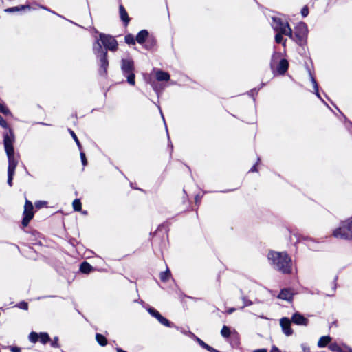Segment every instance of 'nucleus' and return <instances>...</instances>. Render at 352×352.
Instances as JSON below:
<instances>
[{"instance_id":"f257e3e1","label":"nucleus","mask_w":352,"mask_h":352,"mask_svg":"<svg viewBox=\"0 0 352 352\" xmlns=\"http://www.w3.org/2000/svg\"><path fill=\"white\" fill-rule=\"evenodd\" d=\"M118 47V41L113 36L98 32V37L93 43V52L96 56L100 76L104 77L107 75L109 67L108 50L116 52Z\"/></svg>"},{"instance_id":"f03ea898","label":"nucleus","mask_w":352,"mask_h":352,"mask_svg":"<svg viewBox=\"0 0 352 352\" xmlns=\"http://www.w3.org/2000/svg\"><path fill=\"white\" fill-rule=\"evenodd\" d=\"M267 259L270 265L275 270L283 274H290L292 272V260L287 252L270 250Z\"/></svg>"},{"instance_id":"7ed1b4c3","label":"nucleus","mask_w":352,"mask_h":352,"mask_svg":"<svg viewBox=\"0 0 352 352\" xmlns=\"http://www.w3.org/2000/svg\"><path fill=\"white\" fill-rule=\"evenodd\" d=\"M3 138L4 149L8 160V172L15 173L18 160L14 155V143L15 142V136L14 131H4L3 133Z\"/></svg>"},{"instance_id":"20e7f679","label":"nucleus","mask_w":352,"mask_h":352,"mask_svg":"<svg viewBox=\"0 0 352 352\" xmlns=\"http://www.w3.org/2000/svg\"><path fill=\"white\" fill-rule=\"evenodd\" d=\"M308 26L305 22H300L295 27L294 31L292 30V34H287L292 41L299 46L304 47L307 44Z\"/></svg>"},{"instance_id":"39448f33","label":"nucleus","mask_w":352,"mask_h":352,"mask_svg":"<svg viewBox=\"0 0 352 352\" xmlns=\"http://www.w3.org/2000/svg\"><path fill=\"white\" fill-rule=\"evenodd\" d=\"M333 236L337 239L352 240V217L341 221L340 226L333 231Z\"/></svg>"},{"instance_id":"423d86ee","label":"nucleus","mask_w":352,"mask_h":352,"mask_svg":"<svg viewBox=\"0 0 352 352\" xmlns=\"http://www.w3.org/2000/svg\"><path fill=\"white\" fill-rule=\"evenodd\" d=\"M121 70L122 74L126 78L127 82L131 85L135 84V75L134 73V61L131 58L121 60Z\"/></svg>"},{"instance_id":"0eeeda50","label":"nucleus","mask_w":352,"mask_h":352,"mask_svg":"<svg viewBox=\"0 0 352 352\" xmlns=\"http://www.w3.org/2000/svg\"><path fill=\"white\" fill-rule=\"evenodd\" d=\"M272 26L274 31L280 32L285 36L292 34V28L288 22L284 21L281 18L278 16H272Z\"/></svg>"},{"instance_id":"6e6552de","label":"nucleus","mask_w":352,"mask_h":352,"mask_svg":"<svg viewBox=\"0 0 352 352\" xmlns=\"http://www.w3.org/2000/svg\"><path fill=\"white\" fill-rule=\"evenodd\" d=\"M34 217V206L32 203L26 199L25 206H24V211L23 213V219L21 221V224L23 228L27 227L30 223V221Z\"/></svg>"},{"instance_id":"1a4fd4ad","label":"nucleus","mask_w":352,"mask_h":352,"mask_svg":"<svg viewBox=\"0 0 352 352\" xmlns=\"http://www.w3.org/2000/svg\"><path fill=\"white\" fill-rule=\"evenodd\" d=\"M147 311L154 318H155L159 322L165 327H175V324L164 317L157 309L154 307L149 306L147 308Z\"/></svg>"},{"instance_id":"9d476101","label":"nucleus","mask_w":352,"mask_h":352,"mask_svg":"<svg viewBox=\"0 0 352 352\" xmlns=\"http://www.w3.org/2000/svg\"><path fill=\"white\" fill-rule=\"evenodd\" d=\"M292 322L290 318L287 317H283L280 320V325L281 327L282 331L287 336H290L294 333L291 326Z\"/></svg>"},{"instance_id":"9b49d317","label":"nucleus","mask_w":352,"mask_h":352,"mask_svg":"<svg viewBox=\"0 0 352 352\" xmlns=\"http://www.w3.org/2000/svg\"><path fill=\"white\" fill-rule=\"evenodd\" d=\"M290 320H292V323L296 325L307 326L309 324V320L299 311H296L294 313Z\"/></svg>"},{"instance_id":"f8f14e48","label":"nucleus","mask_w":352,"mask_h":352,"mask_svg":"<svg viewBox=\"0 0 352 352\" xmlns=\"http://www.w3.org/2000/svg\"><path fill=\"white\" fill-rule=\"evenodd\" d=\"M289 62L285 58H281L275 67V72L279 75H284L288 70Z\"/></svg>"},{"instance_id":"ddd939ff","label":"nucleus","mask_w":352,"mask_h":352,"mask_svg":"<svg viewBox=\"0 0 352 352\" xmlns=\"http://www.w3.org/2000/svg\"><path fill=\"white\" fill-rule=\"evenodd\" d=\"M294 293L292 292L290 288H283L282 289L277 298L281 300H284L288 302H292L293 300Z\"/></svg>"},{"instance_id":"4468645a","label":"nucleus","mask_w":352,"mask_h":352,"mask_svg":"<svg viewBox=\"0 0 352 352\" xmlns=\"http://www.w3.org/2000/svg\"><path fill=\"white\" fill-rule=\"evenodd\" d=\"M119 16L120 20L123 23L124 26L126 27L131 21V18L129 17L127 11L122 4H120L119 6Z\"/></svg>"},{"instance_id":"2eb2a0df","label":"nucleus","mask_w":352,"mask_h":352,"mask_svg":"<svg viewBox=\"0 0 352 352\" xmlns=\"http://www.w3.org/2000/svg\"><path fill=\"white\" fill-rule=\"evenodd\" d=\"M150 35L151 34L147 30H142L140 32H138V33L135 36L136 42L143 46V45L145 43V42H146V40L148 38Z\"/></svg>"},{"instance_id":"dca6fc26","label":"nucleus","mask_w":352,"mask_h":352,"mask_svg":"<svg viewBox=\"0 0 352 352\" xmlns=\"http://www.w3.org/2000/svg\"><path fill=\"white\" fill-rule=\"evenodd\" d=\"M157 46V39L155 36L151 34L146 42L143 45V47L148 51L155 50Z\"/></svg>"},{"instance_id":"f3484780","label":"nucleus","mask_w":352,"mask_h":352,"mask_svg":"<svg viewBox=\"0 0 352 352\" xmlns=\"http://www.w3.org/2000/svg\"><path fill=\"white\" fill-rule=\"evenodd\" d=\"M155 78L159 82H167L170 80V76L167 72L157 69L155 74Z\"/></svg>"},{"instance_id":"a211bd4d","label":"nucleus","mask_w":352,"mask_h":352,"mask_svg":"<svg viewBox=\"0 0 352 352\" xmlns=\"http://www.w3.org/2000/svg\"><path fill=\"white\" fill-rule=\"evenodd\" d=\"M281 53L274 52L272 55L270 66V69L273 73H275V67L278 63L279 60L281 59Z\"/></svg>"},{"instance_id":"6ab92c4d","label":"nucleus","mask_w":352,"mask_h":352,"mask_svg":"<svg viewBox=\"0 0 352 352\" xmlns=\"http://www.w3.org/2000/svg\"><path fill=\"white\" fill-rule=\"evenodd\" d=\"M79 270L82 274H89L94 270V268L87 261H85L80 263Z\"/></svg>"},{"instance_id":"aec40b11","label":"nucleus","mask_w":352,"mask_h":352,"mask_svg":"<svg viewBox=\"0 0 352 352\" xmlns=\"http://www.w3.org/2000/svg\"><path fill=\"white\" fill-rule=\"evenodd\" d=\"M332 338L330 336H323L320 338L318 342V346L320 348L326 347L331 342Z\"/></svg>"},{"instance_id":"412c9836","label":"nucleus","mask_w":352,"mask_h":352,"mask_svg":"<svg viewBox=\"0 0 352 352\" xmlns=\"http://www.w3.org/2000/svg\"><path fill=\"white\" fill-rule=\"evenodd\" d=\"M95 338H96V340L97 343L100 346H105L107 345L108 340H107V338L105 337L104 335L99 333H96V336H95Z\"/></svg>"},{"instance_id":"4be33fe9","label":"nucleus","mask_w":352,"mask_h":352,"mask_svg":"<svg viewBox=\"0 0 352 352\" xmlns=\"http://www.w3.org/2000/svg\"><path fill=\"white\" fill-rule=\"evenodd\" d=\"M26 8L30 9V7L29 6L21 5L19 6L8 8L5 9L4 11L8 13H12V12L23 10Z\"/></svg>"},{"instance_id":"5701e85b","label":"nucleus","mask_w":352,"mask_h":352,"mask_svg":"<svg viewBox=\"0 0 352 352\" xmlns=\"http://www.w3.org/2000/svg\"><path fill=\"white\" fill-rule=\"evenodd\" d=\"M0 113L6 116H13L12 112L10 111L6 104L3 101L0 102Z\"/></svg>"},{"instance_id":"b1692460","label":"nucleus","mask_w":352,"mask_h":352,"mask_svg":"<svg viewBox=\"0 0 352 352\" xmlns=\"http://www.w3.org/2000/svg\"><path fill=\"white\" fill-rule=\"evenodd\" d=\"M124 41L129 45H135L136 43L135 36L133 34L129 33L124 36Z\"/></svg>"},{"instance_id":"393cba45","label":"nucleus","mask_w":352,"mask_h":352,"mask_svg":"<svg viewBox=\"0 0 352 352\" xmlns=\"http://www.w3.org/2000/svg\"><path fill=\"white\" fill-rule=\"evenodd\" d=\"M38 340L42 344H45L50 341V335L46 332H41V333H39Z\"/></svg>"},{"instance_id":"a878e982","label":"nucleus","mask_w":352,"mask_h":352,"mask_svg":"<svg viewBox=\"0 0 352 352\" xmlns=\"http://www.w3.org/2000/svg\"><path fill=\"white\" fill-rule=\"evenodd\" d=\"M284 34H282L280 32H276V34H275L274 39L276 43H282L283 45L285 47L286 45L287 39L283 38Z\"/></svg>"},{"instance_id":"bb28decb","label":"nucleus","mask_w":352,"mask_h":352,"mask_svg":"<svg viewBox=\"0 0 352 352\" xmlns=\"http://www.w3.org/2000/svg\"><path fill=\"white\" fill-rule=\"evenodd\" d=\"M68 132L69 133V134L71 135L72 138H73V140H74V142H76L77 146H78V148L81 151L82 147V144L80 142L77 135H76V133H74V131L73 130H72L71 129H68Z\"/></svg>"},{"instance_id":"cd10ccee","label":"nucleus","mask_w":352,"mask_h":352,"mask_svg":"<svg viewBox=\"0 0 352 352\" xmlns=\"http://www.w3.org/2000/svg\"><path fill=\"white\" fill-rule=\"evenodd\" d=\"M337 280H338V276H335L333 282H332V284H333V286H332V288H331V293H329V294H324V295L325 296H327V297H333L335 295V293H336V289H337Z\"/></svg>"},{"instance_id":"c85d7f7f","label":"nucleus","mask_w":352,"mask_h":352,"mask_svg":"<svg viewBox=\"0 0 352 352\" xmlns=\"http://www.w3.org/2000/svg\"><path fill=\"white\" fill-rule=\"evenodd\" d=\"M171 275V272L168 268L166 269V270L160 273V279L162 282H166L168 280Z\"/></svg>"},{"instance_id":"c756f323","label":"nucleus","mask_w":352,"mask_h":352,"mask_svg":"<svg viewBox=\"0 0 352 352\" xmlns=\"http://www.w3.org/2000/svg\"><path fill=\"white\" fill-rule=\"evenodd\" d=\"M329 349L333 352H344V349L340 346L336 342L331 343Z\"/></svg>"},{"instance_id":"7c9ffc66","label":"nucleus","mask_w":352,"mask_h":352,"mask_svg":"<svg viewBox=\"0 0 352 352\" xmlns=\"http://www.w3.org/2000/svg\"><path fill=\"white\" fill-rule=\"evenodd\" d=\"M221 334L223 338H229L231 335L230 328L228 326L223 325L221 330Z\"/></svg>"},{"instance_id":"2f4dec72","label":"nucleus","mask_w":352,"mask_h":352,"mask_svg":"<svg viewBox=\"0 0 352 352\" xmlns=\"http://www.w3.org/2000/svg\"><path fill=\"white\" fill-rule=\"evenodd\" d=\"M38 338H39V333H38L35 331H32L28 336V339H29L30 342H31L32 343L37 342L38 341Z\"/></svg>"},{"instance_id":"473e14b6","label":"nucleus","mask_w":352,"mask_h":352,"mask_svg":"<svg viewBox=\"0 0 352 352\" xmlns=\"http://www.w3.org/2000/svg\"><path fill=\"white\" fill-rule=\"evenodd\" d=\"M308 72H309V74L310 80H311V82L313 84L314 91H319V86H318V84L316 78H314V76L311 74L310 69H308Z\"/></svg>"},{"instance_id":"72a5a7b5","label":"nucleus","mask_w":352,"mask_h":352,"mask_svg":"<svg viewBox=\"0 0 352 352\" xmlns=\"http://www.w3.org/2000/svg\"><path fill=\"white\" fill-rule=\"evenodd\" d=\"M72 206H73L74 211H77V212L81 211L82 204H81L80 200L79 199H75L73 201Z\"/></svg>"},{"instance_id":"f704fd0d","label":"nucleus","mask_w":352,"mask_h":352,"mask_svg":"<svg viewBox=\"0 0 352 352\" xmlns=\"http://www.w3.org/2000/svg\"><path fill=\"white\" fill-rule=\"evenodd\" d=\"M0 126L2 128L6 129L5 131H7L9 130H13L11 127L9 126L7 122L5 120V119L1 116H0Z\"/></svg>"},{"instance_id":"c9c22d12","label":"nucleus","mask_w":352,"mask_h":352,"mask_svg":"<svg viewBox=\"0 0 352 352\" xmlns=\"http://www.w3.org/2000/svg\"><path fill=\"white\" fill-rule=\"evenodd\" d=\"M47 201H36L34 204V206L36 209H41L43 207L47 206Z\"/></svg>"},{"instance_id":"e433bc0d","label":"nucleus","mask_w":352,"mask_h":352,"mask_svg":"<svg viewBox=\"0 0 352 352\" xmlns=\"http://www.w3.org/2000/svg\"><path fill=\"white\" fill-rule=\"evenodd\" d=\"M336 109L342 113L343 117L344 118L345 121L347 122L348 125L346 126L348 131L352 135V122L348 120V118L340 111V109L336 107Z\"/></svg>"},{"instance_id":"4c0bfd02","label":"nucleus","mask_w":352,"mask_h":352,"mask_svg":"<svg viewBox=\"0 0 352 352\" xmlns=\"http://www.w3.org/2000/svg\"><path fill=\"white\" fill-rule=\"evenodd\" d=\"M260 88H253L250 91H248V95L253 98V100L255 101V96L257 95Z\"/></svg>"},{"instance_id":"58836bf2","label":"nucleus","mask_w":352,"mask_h":352,"mask_svg":"<svg viewBox=\"0 0 352 352\" xmlns=\"http://www.w3.org/2000/svg\"><path fill=\"white\" fill-rule=\"evenodd\" d=\"M80 156L82 166H86L88 164V162L86 158L85 153L83 151H82V150L80 152Z\"/></svg>"},{"instance_id":"ea45409f","label":"nucleus","mask_w":352,"mask_h":352,"mask_svg":"<svg viewBox=\"0 0 352 352\" xmlns=\"http://www.w3.org/2000/svg\"><path fill=\"white\" fill-rule=\"evenodd\" d=\"M241 299L243 302V306L242 307V308H243L245 307L250 306L253 304L252 301H251L250 300H248L246 296H242Z\"/></svg>"},{"instance_id":"a19ab883","label":"nucleus","mask_w":352,"mask_h":352,"mask_svg":"<svg viewBox=\"0 0 352 352\" xmlns=\"http://www.w3.org/2000/svg\"><path fill=\"white\" fill-rule=\"evenodd\" d=\"M16 307L23 310H28V303L25 301H21L16 305Z\"/></svg>"},{"instance_id":"79ce46f5","label":"nucleus","mask_w":352,"mask_h":352,"mask_svg":"<svg viewBox=\"0 0 352 352\" xmlns=\"http://www.w3.org/2000/svg\"><path fill=\"white\" fill-rule=\"evenodd\" d=\"M14 173H8V181L7 183L9 185V186H12L13 185V178H14Z\"/></svg>"},{"instance_id":"37998d69","label":"nucleus","mask_w":352,"mask_h":352,"mask_svg":"<svg viewBox=\"0 0 352 352\" xmlns=\"http://www.w3.org/2000/svg\"><path fill=\"white\" fill-rule=\"evenodd\" d=\"M8 349H10L11 352H21V348L16 345L8 346Z\"/></svg>"},{"instance_id":"c03bdc74","label":"nucleus","mask_w":352,"mask_h":352,"mask_svg":"<svg viewBox=\"0 0 352 352\" xmlns=\"http://www.w3.org/2000/svg\"><path fill=\"white\" fill-rule=\"evenodd\" d=\"M300 13H301V15H302V17H306V16H308V14H309V8H308L307 6H305L302 8Z\"/></svg>"},{"instance_id":"a18cd8bd","label":"nucleus","mask_w":352,"mask_h":352,"mask_svg":"<svg viewBox=\"0 0 352 352\" xmlns=\"http://www.w3.org/2000/svg\"><path fill=\"white\" fill-rule=\"evenodd\" d=\"M51 346L54 348H58L60 346L59 344H58V337L56 336L54 338V340L51 342Z\"/></svg>"},{"instance_id":"49530a36","label":"nucleus","mask_w":352,"mask_h":352,"mask_svg":"<svg viewBox=\"0 0 352 352\" xmlns=\"http://www.w3.org/2000/svg\"><path fill=\"white\" fill-rule=\"evenodd\" d=\"M41 8L42 9H43V10H47V11H49V12H52V13H53V14H56V15H57V16H58L59 17H61V18H63V19H66L63 16H62V15H60V14H57V13H56V12H55L54 11L51 10L50 8H47V7H46V6H41Z\"/></svg>"},{"instance_id":"de8ad7c7","label":"nucleus","mask_w":352,"mask_h":352,"mask_svg":"<svg viewBox=\"0 0 352 352\" xmlns=\"http://www.w3.org/2000/svg\"><path fill=\"white\" fill-rule=\"evenodd\" d=\"M159 109H160V113H161L162 118L163 121H164V124H165V127H166V133H167L168 139V140L170 141V137H169V134H168V128H167V126H166V122H165V119H164V118L163 113H162V112L161 109H160V107H159Z\"/></svg>"},{"instance_id":"09e8293b","label":"nucleus","mask_w":352,"mask_h":352,"mask_svg":"<svg viewBox=\"0 0 352 352\" xmlns=\"http://www.w3.org/2000/svg\"><path fill=\"white\" fill-rule=\"evenodd\" d=\"M199 345L200 346H201L203 349H206V350H208V347H209V344H208L207 343H206L205 342H204L202 340H201V342H199Z\"/></svg>"},{"instance_id":"8fccbe9b","label":"nucleus","mask_w":352,"mask_h":352,"mask_svg":"<svg viewBox=\"0 0 352 352\" xmlns=\"http://www.w3.org/2000/svg\"><path fill=\"white\" fill-rule=\"evenodd\" d=\"M199 345L200 346H201L203 349H206V350H208V347H209V344H208L207 343H206L205 342H204L202 340H201V342H199Z\"/></svg>"},{"instance_id":"3c124183","label":"nucleus","mask_w":352,"mask_h":352,"mask_svg":"<svg viewBox=\"0 0 352 352\" xmlns=\"http://www.w3.org/2000/svg\"><path fill=\"white\" fill-rule=\"evenodd\" d=\"M259 161H260V158L258 157L256 163L250 168V172H257L258 171L256 166L258 165Z\"/></svg>"},{"instance_id":"603ef678","label":"nucleus","mask_w":352,"mask_h":352,"mask_svg":"<svg viewBox=\"0 0 352 352\" xmlns=\"http://www.w3.org/2000/svg\"><path fill=\"white\" fill-rule=\"evenodd\" d=\"M314 94L315 95L327 106L328 107L329 109L330 107H329V105L324 102V100L321 98L320 96V94L319 93V91H314Z\"/></svg>"},{"instance_id":"864d4df0","label":"nucleus","mask_w":352,"mask_h":352,"mask_svg":"<svg viewBox=\"0 0 352 352\" xmlns=\"http://www.w3.org/2000/svg\"><path fill=\"white\" fill-rule=\"evenodd\" d=\"M174 327L176 328L177 330H179L183 334L187 335V333H188V330H186L185 329H184L182 327H179L175 326V325Z\"/></svg>"},{"instance_id":"5fc2aeb1","label":"nucleus","mask_w":352,"mask_h":352,"mask_svg":"<svg viewBox=\"0 0 352 352\" xmlns=\"http://www.w3.org/2000/svg\"><path fill=\"white\" fill-rule=\"evenodd\" d=\"M153 89L155 90V91L156 92V94H157V96H159L160 92L161 91L162 89L161 88L160 89V87H158L155 85H153Z\"/></svg>"},{"instance_id":"6e6d98bb","label":"nucleus","mask_w":352,"mask_h":352,"mask_svg":"<svg viewBox=\"0 0 352 352\" xmlns=\"http://www.w3.org/2000/svg\"><path fill=\"white\" fill-rule=\"evenodd\" d=\"M201 198H202V196H201L200 195H197L195 197V203L196 204H199L201 202Z\"/></svg>"},{"instance_id":"4d7b16f0","label":"nucleus","mask_w":352,"mask_h":352,"mask_svg":"<svg viewBox=\"0 0 352 352\" xmlns=\"http://www.w3.org/2000/svg\"><path fill=\"white\" fill-rule=\"evenodd\" d=\"M186 336H189L190 338H192V339H193V340H194V339L196 338V336H197L194 333L191 332L190 330H188V333H187V335H186Z\"/></svg>"},{"instance_id":"13d9d810","label":"nucleus","mask_w":352,"mask_h":352,"mask_svg":"<svg viewBox=\"0 0 352 352\" xmlns=\"http://www.w3.org/2000/svg\"><path fill=\"white\" fill-rule=\"evenodd\" d=\"M207 351H209V352H221V351H219V350H217V349H216L213 348V347H212V346H209V347H208V350H207Z\"/></svg>"},{"instance_id":"bf43d9fd","label":"nucleus","mask_w":352,"mask_h":352,"mask_svg":"<svg viewBox=\"0 0 352 352\" xmlns=\"http://www.w3.org/2000/svg\"><path fill=\"white\" fill-rule=\"evenodd\" d=\"M253 352H267V349L265 348L258 349L254 350Z\"/></svg>"},{"instance_id":"052dcab7","label":"nucleus","mask_w":352,"mask_h":352,"mask_svg":"<svg viewBox=\"0 0 352 352\" xmlns=\"http://www.w3.org/2000/svg\"><path fill=\"white\" fill-rule=\"evenodd\" d=\"M236 310V309L234 307H230L229 308L226 312L228 314H232L234 311Z\"/></svg>"},{"instance_id":"680f3d73","label":"nucleus","mask_w":352,"mask_h":352,"mask_svg":"<svg viewBox=\"0 0 352 352\" xmlns=\"http://www.w3.org/2000/svg\"><path fill=\"white\" fill-rule=\"evenodd\" d=\"M116 349V352H127L126 351H125L120 347H117Z\"/></svg>"},{"instance_id":"e2e57ef3","label":"nucleus","mask_w":352,"mask_h":352,"mask_svg":"<svg viewBox=\"0 0 352 352\" xmlns=\"http://www.w3.org/2000/svg\"><path fill=\"white\" fill-rule=\"evenodd\" d=\"M166 226L165 225V223H163V224H161L158 226L157 228V230H160L162 228H164L166 227Z\"/></svg>"},{"instance_id":"0e129e2a","label":"nucleus","mask_w":352,"mask_h":352,"mask_svg":"<svg viewBox=\"0 0 352 352\" xmlns=\"http://www.w3.org/2000/svg\"><path fill=\"white\" fill-rule=\"evenodd\" d=\"M194 340L195 342H197L198 344H199V342H201V339L199 338V337L196 336V338L194 339Z\"/></svg>"},{"instance_id":"69168bd1","label":"nucleus","mask_w":352,"mask_h":352,"mask_svg":"<svg viewBox=\"0 0 352 352\" xmlns=\"http://www.w3.org/2000/svg\"><path fill=\"white\" fill-rule=\"evenodd\" d=\"M187 298L192 299V300H201V298H197L192 296H186Z\"/></svg>"},{"instance_id":"338daca9","label":"nucleus","mask_w":352,"mask_h":352,"mask_svg":"<svg viewBox=\"0 0 352 352\" xmlns=\"http://www.w3.org/2000/svg\"><path fill=\"white\" fill-rule=\"evenodd\" d=\"M168 147H170V152H172V151H173V144H172V143H171V142H170V143L168 144Z\"/></svg>"},{"instance_id":"774afa93","label":"nucleus","mask_w":352,"mask_h":352,"mask_svg":"<svg viewBox=\"0 0 352 352\" xmlns=\"http://www.w3.org/2000/svg\"><path fill=\"white\" fill-rule=\"evenodd\" d=\"M38 124H41V125L50 126L49 124H47V123H45V122H38Z\"/></svg>"}]
</instances>
